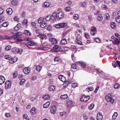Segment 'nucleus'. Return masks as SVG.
<instances>
[{"instance_id": "19", "label": "nucleus", "mask_w": 120, "mask_h": 120, "mask_svg": "<svg viewBox=\"0 0 120 120\" xmlns=\"http://www.w3.org/2000/svg\"><path fill=\"white\" fill-rule=\"evenodd\" d=\"M97 19L99 21H102L103 19V17L101 14H99L97 17Z\"/></svg>"}, {"instance_id": "21", "label": "nucleus", "mask_w": 120, "mask_h": 120, "mask_svg": "<svg viewBox=\"0 0 120 120\" xmlns=\"http://www.w3.org/2000/svg\"><path fill=\"white\" fill-rule=\"evenodd\" d=\"M50 104V103L48 101L47 102L43 105V108H48Z\"/></svg>"}, {"instance_id": "33", "label": "nucleus", "mask_w": 120, "mask_h": 120, "mask_svg": "<svg viewBox=\"0 0 120 120\" xmlns=\"http://www.w3.org/2000/svg\"><path fill=\"white\" fill-rule=\"evenodd\" d=\"M94 104H92L88 107L89 109L90 110H92L94 108Z\"/></svg>"}, {"instance_id": "54", "label": "nucleus", "mask_w": 120, "mask_h": 120, "mask_svg": "<svg viewBox=\"0 0 120 120\" xmlns=\"http://www.w3.org/2000/svg\"><path fill=\"white\" fill-rule=\"evenodd\" d=\"M71 8H65V10L66 11H70L71 10Z\"/></svg>"}, {"instance_id": "40", "label": "nucleus", "mask_w": 120, "mask_h": 120, "mask_svg": "<svg viewBox=\"0 0 120 120\" xmlns=\"http://www.w3.org/2000/svg\"><path fill=\"white\" fill-rule=\"evenodd\" d=\"M73 18L75 19H77L79 18V15L77 14H75L74 15Z\"/></svg>"}, {"instance_id": "45", "label": "nucleus", "mask_w": 120, "mask_h": 120, "mask_svg": "<svg viewBox=\"0 0 120 120\" xmlns=\"http://www.w3.org/2000/svg\"><path fill=\"white\" fill-rule=\"evenodd\" d=\"M64 78V77L63 75H59L58 76L59 79L61 81H62L63 82H64L62 80V78Z\"/></svg>"}, {"instance_id": "28", "label": "nucleus", "mask_w": 120, "mask_h": 120, "mask_svg": "<svg viewBox=\"0 0 120 120\" xmlns=\"http://www.w3.org/2000/svg\"><path fill=\"white\" fill-rule=\"evenodd\" d=\"M110 25L111 27L112 28H115L116 27L115 23L113 22H110Z\"/></svg>"}, {"instance_id": "5", "label": "nucleus", "mask_w": 120, "mask_h": 120, "mask_svg": "<svg viewBox=\"0 0 120 120\" xmlns=\"http://www.w3.org/2000/svg\"><path fill=\"white\" fill-rule=\"evenodd\" d=\"M9 56L8 55V59H9V58L8 57ZM8 60H9V63L10 64H12L16 62L17 60V59L16 58L14 57L13 58H10V59H8Z\"/></svg>"}, {"instance_id": "12", "label": "nucleus", "mask_w": 120, "mask_h": 120, "mask_svg": "<svg viewBox=\"0 0 120 120\" xmlns=\"http://www.w3.org/2000/svg\"><path fill=\"white\" fill-rule=\"evenodd\" d=\"M77 64H81L82 67L83 68H86V63H85L82 62V61H78L76 62Z\"/></svg>"}, {"instance_id": "26", "label": "nucleus", "mask_w": 120, "mask_h": 120, "mask_svg": "<svg viewBox=\"0 0 120 120\" xmlns=\"http://www.w3.org/2000/svg\"><path fill=\"white\" fill-rule=\"evenodd\" d=\"M18 74L17 71H15L13 74V77L14 78H16L18 76Z\"/></svg>"}, {"instance_id": "14", "label": "nucleus", "mask_w": 120, "mask_h": 120, "mask_svg": "<svg viewBox=\"0 0 120 120\" xmlns=\"http://www.w3.org/2000/svg\"><path fill=\"white\" fill-rule=\"evenodd\" d=\"M38 37L43 40L46 39L47 38L45 35L43 34H40L38 36Z\"/></svg>"}, {"instance_id": "50", "label": "nucleus", "mask_w": 120, "mask_h": 120, "mask_svg": "<svg viewBox=\"0 0 120 120\" xmlns=\"http://www.w3.org/2000/svg\"><path fill=\"white\" fill-rule=\"evenodd\" d=\"M25 81V80L24 79H22L21 80L20 82V84L21 85H22L23 83Z\"/></svg>"}, {"instance_id": "35", "label": "nucleus", "mask_w": 120, "mask_h": 120, "mask_svg": "<svg viewBox=\"0 0 120 120\" xmlns=\"http://www.w3.org/2000/svg\"><path fill=\"white\" fill-rule=\"evenodd\" d=\"M42 67L39 65H38L36 67V69L38 71H40Z\"/></svg>"}, {"instance_id": "48", "label": "nucleus", "mask_w": 120, "mask_h": 120, "mask_svg": "<svg viewBox=\"0 0 120 120\" xmlns=\"http://www.w3.org/2000/svg\"><path fill=\"white\" fill-rule=\"evenodd\" d=\"M72 86L73 87L75 88L77 86V84L76 83H74L72 84Z\"/></svg>"}, {"instance_id": "56", "label": "nucleus", "mask_w": 120, "mask_h": 120, "mask_svg": "<svg viewBox=\"0 0 120 120\" xmlns=\"http://www.w3.org/2000/svg\"><path fill=\"white\" fill-rule=\"evenodd\" d=\"M67 104L68 105H71L72 104V101H68Z\"/></svg>"}, {"instance_id": "30", "label": "nucleus", "mask_w": 120, "mask_h": 120, "mask_svg": "<svg viewBox=\"0 0 120 120\" xmlns=\"http://www.w3.org/2000/svg\"><path fill=\"white\" fill-rule=\"evenodd\" d=\"M86 90L88 92H89L90 91H92L93 90V88L92 87H89L88 88L86 89Z\"/></svg>"}, {"instance_id": "46", "label": "nucleus", "mask_w": 120, "mask_h": 120, "mask_svg": "<svg viewBox=\"0 0 120 120\" xmlns=\"http://www.w3.org/2000/svg\"><path fill=\"white\" fill-rule=\"evenodd\" d=\"M27 21L26 20H24L22 21V24L23 25H25L27 23Z\"/></svg>"}, {"instance_id": "10", "label": "nucleus", "mask_w": 120, "mask_h": 120, "mask_svg": "<svg viewBox=\"0 0 120 120\" xmlns=\"http://www.w3.org/2000/svg\"><path fill=\"white\" fill-rule=\"evenodd\" d=\"M97 119L98 120H101L103 117V115L101 113L98 112L97 114Z\"/></svg>"}, {"instance_id": "52", "label": "nucleus", "mask_w": 120, "mask_h": 120, "mask_svg": "<svg viewBox=\"0 0 120 120\" xmlns=\"http://www.w3.org/2000/svg\"><path fill=\"white\" fill-rule=\"evenodd\" d=\"M71 67L74 69H76V65L75 64H72L71 65Z\"/></svg>"}, {"instance_id": "27", "label": "nucleus", "mask_w": 120, "mask_h": 120, "mask_svg": "<svg viewBox=\"0 0 120 120\" xmlns=\"http://www.w3.org/2000/svg\"><path fill=\"white\" fill-rule=\"evenodd\" d=\"M24 33L27 35L30 36L31 35L30 33L28 30H24Z\"/></svg>"}, {"instance_id": "20", "label": "nucleus", "mask_w": 120, "mask_h": 120, "mask_svg": "<svg viewBox=\"0 0 120 120\" xmlns=\"http://www.w3.org/2000/svg\"><path fill=\"white\" fill-rule=\"evenodd\" d=\"M50 5V4L49 2H46L44 3L42 5V6L43 7H48Z\"/></svg>"}, {"instance_id": "41", "label": "nucleus", "mask_w": 120, "mask_h": 120, "mask_svg": "<svg viewBox=\"0 0 120 120\" xmlns=\"http://www.w3.org/2000/svg\"><path fill=\"white\" fill-rule=\"evenodd\" d=\"M105 15L106 16V18L105 19L106 20H108L109 19L110 17L109 14L108 13H106L105 14Z\"/></svg>"}, {"instance_id": "57", "label": "nucleus", "mask_w": 120, "mask_h": 120, "mask_svg": "<svg viewBox=\"0 0 120 120\" xmlns=\"http://www.w3.org/2000/svg\"><path fill=\"white\" fill-rule=\"evenodd\" d=\"M21 24L20 23H18L16 26L17 27V28L20 29V28Z\"/></svg>"}, {"instance_id": "62", "label": "nucleus", "mask_w": 120, "mask_h": 120, "mask_svg": "<svg viewBox=\"0 0 120 120\" xmlns=\"http://www.w3.org/2000/svg\"><path fill=\"white\" fill-rule=\"evenodd\" d=\"M59 23L56 24L55 25L56 26H55V27L57 28H60V25L59 24Z\"/></svg>"}, {"instance_id": "59", "label": "nucleus", "mask_w": 120, "mask_h": 120, "mask_svg": "<svg viewBox=\"0 0 120 120\" xmlns=\"http://www.w3.org/2000/svg\"><path fill=\"white\" fill-rule=\"evenodd\" d=\"M118 84L116 83L114 85V87L116 89L118 87Z\"/></svg>"}, {"instance_id": "22", "label": "nucleus", "mask_w": 120, "mask_h": 120, "mask_svg": "<svg viewBox=\"0 0 120 120\" xmlns=\"http://www.w3.org/2000/svg\"><path fill=\"white\" fill-rule=\"evenodd\" d=\"M68 98V96L67 94H65L61 95L60 97V98L62 100Z\"/></svg>"}, {"instance_id": "16", "label": "nucleus", "mask_w": 120, "mask_h": 120, "mask_svg": "<svg viewBox=\"0 0 120 120\" xmlns=\"http://www.w3.org/2000/svg\"><path fill=\"white\" fill-rule=\"evenodd\" d=\"M59 24L60 25V28H67L68 26L66 24L64 23H59Z\"/></svg>"}, {"instance_id": "38", "label": "nucleus", "mask_w": 120, "mask_h": 120, "mask_svg": "<svg viewBox=\"0 0 120 120\" xmlns=\"http://www.w3.org/2000/svg\"><path fill=\"white\" fill-rule=\"evenodd\" d=\"M115 20L117 22H120V16L116 17L115 19Z\"/></svg>"}, {"instance_id": "42", "label": "nucleus", "mask_w": 120, "mask_h": 120, "mask_svg": "<svg viewBox=\"0 0 120 120\" xmlns=\"http://www.w3.org/2000/svg\"><path fill=\"white\" fill-rule=\"evenodd\" d=\"M23 118L26 119V120H29V118H28V116L27 115L24 114L23 116Z\"/></svg>"}, {"instance_id": "2", "label": "nucleus", "mask_w": 120, "mask_h": 120, "mask_svg": "<svg viewBox=\"0 0 120 120\" xmlns=\"http://www.w3.org/2000/svg\"><path fill=\"white\" fill-rule=\"evenodd\" d=\"M112 94L110 93L107 95L105 98L106 101L107 102H109L113 103L114 102V99L111 97Z\"/></svg>"}, {"instance_id": "63", "label": "nucleus", "mask_w": 120, "mask_h": 120, "mask_svg": "<svg viewBox=\"0 0 120 120\" xmlns=\"http://www.w3.org/2000/svg\"><path fill=\"white\" fill-rule=\"evenodd\" d=\"M3 11L2 8H0V15L2 14Z\"/></svg>"}, {"instance_id": "58", "label": "nucleus", "mask_w": 120, "mask_h": 120, "mask_svg": "<svg viewBox=\"0 0 120 120\" xmlns=\"http://www.w3.org/2000/svg\"><path fill=\"white\" fill-rule=\"evenodd\" d=\"M47 29L49 30H51L52 29V27L50 25H49L47 27Z\"/></svg>"}, {"instance_id": "43", "label": "nucleus", "mask_w": 120, "mask_h": 120, "mask_svg": "<svg viewBox=\"0 0 120 120\" xmlns=\"http://www.w3.org/2000/svg\"><path fill=\"white\" fill-rule=\"evenodd\" d=\"M8 26V23L7 22H6L3 23L2 25V26L4 27H6Z\"/></svg>"}, {"instance_id": "3", "label": "nucleus", "mask_w": 120, "mask_h": 120, "mask_svg": "<svg viewBox=\"0 0 120 120\" xmlns=\"http://www.w3.org/2000/svg\"><path fill=\"white\" fill-rule=\"evenodd\" d=\"M23 33L21 32H18L17 33H15L16 34L14 36V38L17 41H20L21 39L18 38L19 37V36L21 35Z\"/></svg>"}, {"instance_id": "18", "label": "nucleus", "mask_w": 120, "mask_h": 120, "mask_svg": "<svg viewBox=\"0 0 120 120\" xmlns=\"http://www.w3.org/2000/svg\"><path fill=\"white\" fill-rule=\"evenodd\" d=\"M49 90L50 91H52L55 90V87L53 85L50 86L49 88Z\"/></svg>"}, {"instance_id": "13", "label": "nucleus", "mask_w": 120, "mask_h": 120, "mask_svg": "<svg viewBox=\"0 0 120 120\" xmlns=\"http://www.w3.org/2000/svg\"><path fill=\"white\" fill-rule=\"evenodd\" d=\"M5 81V79L3 76H0V85L2 84Z\"/></svg>"}, {"instance_id": "34", "label": "nucleus", "mask_w": 120, "mask_h": 120, "mask_svg": "<svg viewBox=\"0 0 120 120\" xmlns=\"http://www.w3.org/2000/svg\"><path fill=\"white\" fill-rule=\"evenodd\" d=\"M47 24L45 22H43L41 24V27L42 28H45L47 26Z\"/></svg>"}, {"instance_id": "32", "label": "nucleus", "mask_w": 120, "mask_h": 120, "mask_svg": "<svg viewBox=\"0 0 120 120\" xmlns=\"http://www.w3.org/2000/svg\"><path fill=\"white\" fill-rule=\"evenodd\" d=\"M50 97V96L49 95H45L43 96V98L45 100H47Z\"/></svg>"}, {"instance_id": "7", "label": "nucleus", "mask_w": 120, "mask_h": 120, "mask_svg": "<svg viewBox=\"0 0 120 120\" xmlns=\"http://www.w3.org/2000/svg\"><path fill=\"white\" fill-rule=\"evenodd\" d=\"M56 107L55 105H53L51 107L50 110V112L51 113L54 114L55 113L56 110Z\"/></svg>"}, {"instance_id": "31", "label": "nucleus", "mask_w": 120, "mask_h": 120, "mask_svg": "<svg viewBox=\"0 0 120 120\" xmlns=\"http://www.w3.org/2000/svg\"><path fill=\"white\" fill-rule=\"evenodd\" d=\"M117 116V113L116 112H114L112 116V119L113 120H115Z\"/></svg>"}, {"instance_id": "61", "label": "nucleus", "mask_w": 120, "mask_h": 120, "mask_svg": "<svg viewBox=\"0 0 120 120\" xmlns=\"http://www.w3.org/2000/svg\"><path fill=\"white\" fill-rule=\"evenodd\" d=\"M66 113L64 112H60V115L61 116H63V115L65 114Z\"/></svg>"}, {"instance_id": "29", "label": "nucleus", "mask_w": 120, "mask_h": 120, "mask_svg": "<svg viewBox=\"0 0 120 120\" xmlns=\"http://www.w3.org/2000/svg\"><path fill=\"white\" fill-rule=\"evenodd\" d=\"M23 51V49L21 48H17V53L21 54Z\"/></svg>"}, {"instance_id": "11", "label": "nucleus", "mask_w": 120, "mask_h": 120, "mask_svg": "<svg viewBox=\"0 0 120 120\" xmlns=\"http://www.w3.org/2000/svg\"><path fill=\"white\" fill-rule=\"evenodd\" d=\"M53 16H52V14L51 16L50 15H48L45 18V20L46 21H48L52 19L53 21H54Z\"/></svg>"}, {"instance_id": "44", "label": "nucleus", "mask_w": 120, "mask_h": 120, "mask_svg": "<svg viewBox=\"0 0 120 120\" xmlns=\"http://www.w3.org/2000/svg\"><path fill=\"white\" fill-rule=\"evenodd\" d=\"M59 49L58 50H55L54 52H57L60 51H62V49L60 48V47H59Z\"/></svg>"}, {"instance_id": "55", "label": "nucleus", "mask_w": 120, "mask_h": 120, "mask_svg": "<svg viewBox=\"0 0 120 120\" xmlns=\"http://www.w3.org/2000/svg\"><path fill=\"white\" fill-rule=\"evenodd\" d=\"M85 37L87 38H89V35L87 33H85Z\"/></svg>"}, {"instance_id": "6", "label": "nucleus", "mask_w": 120, "mask_h": 120, "mask_svg": "<svg viewBox=\"0 0 120 120\" xmlns=\"http://www.w3.org/2000/svg\"><path fill=\"white\" fill-rule=\"evenodd\" d=\"M49 40L51 42V43L54 45L56 44L57 43V40L55 38H49Z\"/></svg>"}, {"instance_id": "51", "label": "nucleus", "mask_w": 120, "mask_h": 120, "mask_svg": "<svg viewBox=\"0 0 120 120\" xmlns=\"http://www.w3.org/2000/svg\"><path fill=\"white\" fill-rule=\"evenodd\" d=\"M14 20L15 21H17V22H18L19 21V18H18L17 16H16L14 18Z\"/></svg>"}, {"instance_id": "9", "label": "nucleus", "mask_w": 120, "mask_h": 120, "mask_svg": "<svg viewBox=\"0 0 120 120\" xmlns=\"http://www.w3.org/2000/svg\"><path fill=\"white\" fill-rule=\"evenodd\" d=\"M96 28L94 26L92 27V28L91 29L90 32L91 34L92 35H95L96 32Z\"/></svg>"}, {"instance_id": "53", "label": "nucleus", "mask_w": 120, "mask_h": 120, "mask_svg": "<svg viewBox=\"0 0 120 120\" xmlns=\"http://www.w3.org/2000/svg\"><path fill=\"white\" fill-rule=\"evenodd\" d=\"M86 3L84 2L82 3L81 5V7H84L86 6Z\"/></svg>"}, {"instance_id": "36", "label": "nucleus", "mask_w": 120, "mask_h": 120, "mask_svg": "<svg viewBox=\"0 0 120 120\" xmlns=\"http://www.w3.org/2000/svg\"><path fill=\"white\" fill-rule=\"evenodd\" d=\"M8 15H10L12 12V10L11 8H8Z\"/></svg>"}, {"instance_id": "60", "label": "nucleus", "mask_w": 120, "mask_h": 120, "mask_svg": "<svg viewBox=\"0 0 120 120\" xmlns=\"http://www.w3.org/2000/svg\"><path fill=\"white\" fill-rule=\"evenodd\" d=\"M36 33L37 34H40V30H37L35 31Z\"/></svg>"}, {"instance_id": "47", "label": "nucleus", "mask_w": 120, "mask_h": 120, "mask_svg": "<svg viewBox=\"0 0 120 120\" xmlns=\"http://www.w3.org/2000/svg\"><path fill=\"white\" fill-rule=\"evenodd\" d=\"M11 85V82L10 80H8V88H10Z\"/></svg>"}, {"instance_id": "39", "label": "nucleus", "mask_w": 120, "mask_h": 120, "mask_svg": "<svg viewBox=\"0 0 120 120\" xmlns=\"http://www.w3.org/2000/svg\"><path fill=\"white\" fill-rule=\"evenodd\" d=\"M76 39H76V41L77 44H78L79 45H82V43L80 41L78 40H77Z\"/></svg>"}, {"instance_id": "25", "label": "nucleus", "mask_w": 120, "mask_h": 120, "mask_svg": "<svg viewBox=\"0 0 120 120\" xmlns=\"http://www.w3.org/2000/svg\"><path fill=\"white\" fill-rule=\"evenodd\" d=\"M28 44L30 46H33L35 45V43L34 42V41H29L28 42Z\"/></svg>"}, {"instance_id": "8", "label": "nucleus", "mask_w": 120, "mask_h": 120, "mask_svg": "<svg viewBox=\"0 0 120 120\" xmlns=\"http://www.w3.org/2000/svg\"><path fill=\"white\" fill-rule=\"evenodd\" d=\"M30 69L29 68L25 67L23 69V71L24 74H28L30 72Z\"/></svg>"}, {"instance_id": "4", "label": "nucleus", "mask_w": 120, "mask_h": 120, "mask_svg": "<svg viewBox=\"0 0 120 120\" xmlns=\"http://www.w3.org/2000/svg\"><path fill=\"white\" fill-rule=\"evenodd\" d=\"M89 98V96H86L85 95H84L82 96L80 98V100L81 101L86 102L88 101Z\"/></svg>"}, {"instance_id": "37", "label": "nucleus", "mask_w": 120, "mask_h": 120, "mask_svg": "<svg viewBox=\"0 0 120 120\" xmlns=\"http://www.w3.org/2000/svg\"><path fill=\"white\" fill-rule=\"evenodd\" d=\"M17 48H14L11 49V51L13 52L17 53Z\"/></svg>"}, {"instance_id": "17", "label": "nucleus", "mask_w": 120, "mask_h": 120, "mask_svg": "<svg viewBox=\"0 0 120 120\" xmlns=\"http://www.w3.org/2000/svg\"><path fill=\"white\" fill-rule=\"evenodd\" d=\"M67 42L65 38H63L61 40L60 42V44L62 45H64L67 44Z\"/></svg>"}, {"instance_id": "64", "label": "nucleus", "mask_w": 120, "mask_h": 120, "mask_svg": "<svg viewBox=\"0 0 120 120\" xmlns=\"http://www.w3.org/2000/svg\"><path fill=\"white\" fill-rule=\"evenodd\" d=\"M116 62H117V65L119 67H120V62L118 60H117L116 61Z\"/></svg>"}, {"instance_id": "23", "label": "nucleus", "mask_w": 120, "mask_h": 120, "mask_svg": "<svg viewBox=\"0 0 120 120\" xmlns=\"http://www.w3.org/2000/svg\"><path fill=\"white\" fill-rule=\"evenodd\" d=\"M59 48V46L58 45H55L53 47V48L51 49V50L54 52L55 50H57Z\"/></svg>"}, {"instance_id": "49", "label": "nucleus", "mask_w": 120, "mask_h": 120, "mask_svg": "<svg viewBox=\"0 0 120 120\" xmlns=\"http://www.w3.org/2000/svg\"><path fill=\"white\" fill-rule=\"evenodd\" d=\"M94 40L95 41L99 43L100 41V39L98 38H95Z\"/></svg>"}, {"instance_id": "1", "label": "nucleus", "mask_w": 120, "mask_h": 120, "mask_svg": "<svg viewBox=\"0 0 120 120\" xmlns=\"http://www.w3.org/2000/svg\"><path fill=\"white\" fill-rule=\"evenodd\" d=\"M52 16H53L54 20L55 19L60 20L64 16V13L62 12L58 13L54 12L52 13Z\"/></svg>"}, {"instance_id": "24", "label": "nucleus", "mask_w": 120, "mask_h": 120, "mask_svg": "<svg viewBox=\"0 0 120 120\" xmlns=\"http://www.w3.org/2000/svg\"><path fill=\"white\" fill-rule=\"evenodd\" d=\"M45 18L41 17L38 20V22L39 23H41L44 20Z\"/></svg>"}, {"instance_id": "15", "label": "nucleus", "mask_w": 120, "mask_h": 120, "mask_svg": "<svg viewBox=\"0 0 120 120\" xmlns=\"http://www.w3.org/2000/svg\"><path fill=\"white\" fill-rule=\"evenodd\" d=\"M19 1L17 0H14L11 2L12 5L14 6H16L19 4Z\"/></svg>"}]
</instances>
